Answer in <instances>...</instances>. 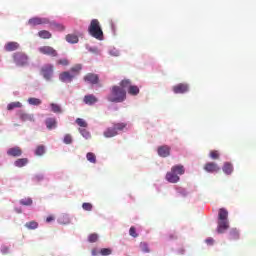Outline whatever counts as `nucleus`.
Listing matches in <instances>:
<instances>
[{"label": "nucleus", "mask_w": 256, "mask_h": 256, "mask_svg": "<svg viewBox=\"0 0 256 256\" xmlns=\"http://www.w3.org/2000/svg\"><path fill=\"white\" fill-rule=\"evenodd\" d=\"M127 99V91L125 88L114 85L110 89V94L107 96V101L110 103H123Z\"/></svg>", "instance_id": "nucleus-1"}, {"label": "nucleus", "mask_w": 256, "mask_h": 256, "mask_svg": "<svg viewBox=\"0 0 256 256\" xmlns=\"http://www.w3.org/2000/svg\"><path fill=\"white\" fill-rule=\"evenodd\" d=\"M179 175H185V166L178 164L172 166L171 170L166 173L165 179L168 183H179Z\"/></svg>", "instance_id": "nucleus-2"}, {"label": "nucleus", "mask_w": 256, "mask_h": 256, "mask_svg": "<svg viewBox=\"0 0 256 256\" xmlns=\"http://www.w3.org/2000/svg\"><path fill=\"white\" fill-rule=\"evenodd\" d=\"M82 69L83 66L81 64L74 65L70 68V71H64L59 74V81L62 83H71L73 79H75V77L81 73Z\"/></svg>", "instance_id": "nucleus-3"}, {"label": "nucleus", "mask_w": 256, "mask_h": 256, "mask_svg": "<svg viewBox=\"0 0 256 256\" xmlns=\"http://www.w3.org/2000/svg\"><path fill=\"white\" fill-rule=\"evenodd\" d=\"M88 33L89 35H91V37H94V39H97L98 41H103V29H101V23H99V20H91L88 27Z\"/></svg>", "instance_id": "nucleus-4"}, {"label": "nucleus", "mask_w": 256, "mask_h": 256, "mask_svg": "<svg viewBox=\"0 0 256 256\" xmlns=\"http://www.w3.org/2000/svg\"><path fill=\"white\" fill-rule=\"evenodd\" d=\"M120 87H122L124 90L127 89L128 94L132 95L133 97L137 96L139 93V87L132 85L131 80L129 79H124L119 83Z\"/></svg>", "instance_id": "nucleus-5"}, {"label": "nucleus", "mask_w": 256, "mask_h": 256, "mask_svg": "<svg viewBox=\"0 0 256 256\" xmlns=\"http://www.w3.org/2000/svg\"><path fill=\"white\" fill-rule=\"evenodd\" d=\"M54 69L55 67L53 66V64H45L44 66H42L40 73L46 81H51V79H53Z\"/></svg>", "instance_id": "nucleus-6"}, {"label": "nucleus", "mask_w": 256, "mask_h": 256, "mask_svg": "<svg viewBox=\"0 0 256 256\" xmlns=\"http://www.w3.org/2000/svg\"><path fill=\"white\" fill-rule=\"evenodd\" d=\"M38 51L41 53V55H47L48 57H59V53L51 46H41L38 48Z\"/></svg>", "instance_id": "nucleus-7"}, {"label": "nucleus", "mask_w": 256, "mask_h": 256, "mask_svg": "<svg viewBox=\"0 0 256 256\" xmlns=\"http://www.w3.org/2000/svg\"><path fill=\"white\" fill-rule=\"evenodd\" d=\"M14 61H15L16 65L23 67V66L27 65L29 58L24 53L17 52L14 54Z\"/></svg>", "instance_id": "nucleus-8"}, {"label": "nucleus", "mask_w": 256, "mask_h": 256, "mask_svg": "<svg viewBox=\"0 0 256 256\" xmlns=\"http://www.w3.org/2000/svg\"><path fill=\"white\" fill-rule=\"evenodd\" d=\"M28 25L36 27V25H49V18L33 17L28 20Z\"/></svg>", "instance_id": "nucleus-9"}, {"label": "nucleus", "mask_w": 256, "mask_h": 256, "mask_svg": "<svg viewBox=\"0 0 256 256\" xmlns=\"http://www.w3.org/2000/svg\"><path fill=\"white\" fill-rule=\"evenodd\" d=\"M172 91L176 95L187 93L189 91V84H187V83H179V84L173 86Z\"/></svg>", "instance_id": "nucleus-10"}, {"label": "nucleus", "mask_w": 256, "mask_h": 256, "mask_svg": "<svg viewBox=\"0 0 256 256\" xmlns=\"http://www.w3.org/2000/svg\"><path fill=\"white\" fill-rule=\"evenodd\" d=\"M83 79L85 83H89L90 85H97L99 83V75L95 73H87Z\"/></svg>", "instance_id": "nucleus-11"}, {"label": "nucleus", "mask_w": 256, "mask_h": 256, "mask_svg": "<svg viewBox=\"0 0 256 256\" xmlns=\"http://www.w3.org/2000/svg\"><path fill=\"white\" fill-rule=\"evenodd\" d=\"M204 171H206L207 173H219V171H221V168L215 162H208L204 165Z\"/></svg>", "instance_id": "nucleus-12"}, {"label": "nucleus", "mask_w": 256, "mask_h": 256, "mask_svg": "<svg viewBox=\"0 0 256 256\" xmlns=\"http://www.w3.org/2000/svg\"><path fill=\"white\" fill-rule=\"evenodd\" d=\"M7 155L9 157H21V155H23V150L21 147L15 146L7 150Z\"/></svg>", "instance_id": "nucleus-13"}, {"label": "nucleus", "mask_w": 256, "mask_h": 256, "mask_svg": "<svg viewBox=\"0 0 256 256\" xmlns=\"http://www.w3.org/2000/svg\"><path fill=\"white\" fill-rule=\"evenodd\" d=\"M158 155L159 157H169L171 155V147L164 145L158 147Z\"/></svg>", "instance_id": "nucleus-14"}, {"label": "nucleus", "mask_w": 256, "mask_h": 256, "mask_svg": "<svg viewBox=\"0 0 256 256\" xmlns=\"http://www.w3.org/2000/svg\"><path fill=\"white\" fill-rule=\"evenodd\" d=\"M18 117L19 119H21V121H30V122L35 121V116L33 114H27L22 110L18 112Z\"/></svg>", "instance_id": "nucleus-15"}, {"label": "nucleus", "mask_w": 256, "mask_h": 256, "mask_svg": "<svg viewBox=\"0 0 256 256\" xmlns=\"http://www.w3.org/2000/svg\"><path fill=\"white\" fill-rule=\"evenodd\" d=\"M97 101H99V99L96 98V96L93 94L85 95L83 98V102L85 103V105H95Z\"/></svg>", "instance_id": "nucleus-16"}, {"label": "nucleus", "mask_w": 256, "mask_h": 256, "mask_svg": "<svg viewBox=\"0 0 256 256\" xmlns=\"http://www.w3.org/2000/svg\"><path fill=\"white\" fill-rule=\"evenodd\" d=\"M229 229V220H219L217 231L218 233H224Z\"/></svg>", "instance_id": "nucleus-17"}, {"label": "nucleus", "mask_w": 256, "mask_h": 256, "mask_svg": "<svg viewBox=\"0 0 256 256\" xmlns=\"http://www.w3.org/2000/svg\"><path fill=\"white\" fill-rule=\"evenodd\" d=\"M103 135L106 138L117 137V135H119V132H117L114 127H109L104 131Z\"/></svg>", "instance_id": "nucleus-18"}, {"label": "nucleus", "mask_w": 256, "mask_h": 256, "mask_svg": "<svg viewBox=\"0 0 256 256\" xmlns=\"http://www.w3.org/2000/svg\"><path fill=\"white\" fill-rule=\"evenodd\" d=\"M229 212L225 208H220L218 213L219 221H229Z\"/></svg>", "instance_id": "nucleus-19"}, {"label": "nucleus", "mask_w": 256, "mask_h": 256, "mask_svg": "<svg viewBox=\"0 0 256 256\" xmlns=\"http://www.w3.org/2000/svg\"><path fill=\"white\" fill-rule=\"evenodd\" d=\"M4 49L7 52L17 51V49H19V43H17V42H8L4 46Z\"/></svg>", "instance_id": "nucleus-20"}, {"label": "nucleus", "mask_w": 256, "mask_h": 256, "mask_svg": "<svg viewBox=\"0 0 256 256\" xmlns=\"http://www.w3.org/2000/svg\"><path fill=\"white\" fill-rule=\"evenodd\" d=\"M48 25H50V27L52 29H54L55 31H65V26L63 24H59L55 21H50L49 20Z\"/></svg>", "instance_id": "nucleus-21"}, {"label": "nucleus", "mask_w": 256, "mask_h": 256, "mask_svg": "<svg viewBox=\"0 0 256 256\" xmlns=\"http://www.w3.org/2000/svg\"><path fill=\"white\" fill-rule=\"evenodd\" d=\"M222 171L225 173V175H231V173H233V164L230 162H225L222 167Z\"/></svg>", "instance_id": "nucleus-22"}, {"label": "nucleus", "mask_w": 256, "mask_h": 256, "mask_svg": "<svg viewBox=\"0 0 256 256\" xmlns=\"http://www.w3.org/2000/svg\"><path fill=\"white\" fill-rule=\"evenodd\" d=\"M38 37H40V39H51L53 34L47 30H41L38 32Z\"/></svg>", "instance_id": "nucleus-23"}, {"label": "nucleus", "mask_w": 256, "mask_h": 256, "mask_svg": "<svg viewBox=\"0 0 256 256\" xmlns=\"http://www.w3.org/2000/svg\"><path fill=\"white\" fill-rule=\"evenodd\" d=\"M21 107H23L21 102H11L7 105L8 111H13V109H21Z\"/></svg>", "instance_id": "nucleus-24"}, {"label": "nucleus", "mask_w": 256, "mask_h": 256, "mask_svg": "<svg viewBox=\"0 0 256 256\" xmlns=\"http://www.w3.org/2000/svg\"><path fill=\"white\" fill-rule=\"evenodd\" d=\"M46 127L47 129H54L57 127V120H55V118H48L46 120Z\"/></svg>", "instance_id": "nucleus-25"}, {"label": "nucleus", "mask_w": 256, "mask_h": 256, "mask_svg": "<svg viewBox=\"0 0 256 256\" xmlns=\"http://www.w3.org/2000/svg\"><path fill=\"white\" fill-rule=\"evenodd\" d=\"M27 163H29V159L20 158L14 162V165H15V167H25V165H27Z\"/></svg>", "instance_id": "nucleus-26"}, {"label": "nucleus", "mask_w": 256, "mask_h": 256, "mask_svg": "<svg viewBox=\"0 0 256 256\" xmlns=\"http://www.w3.org/2000/svg\"><path fill=\"white\" fill-rule=\"evenodd\" d=\"M67 43H79V37L75 34H68L66 35Z\"/></svg>", "instance_id": "nucleus-27"}, {"label": "nucleus", "mask_w": 256, "mask_h": 256, "mask_svg": "<svg viewBox=\"0 0 256 256\" xmlns=\"http://www.w3.org/2000/svg\"><path fill=\"white\" fill-rule=\"evenodd\" d=\"M87 161L90 163H97V156L93 152H88L86 154Z\"/></svg>", "instance_id": "nucleus-28"}, {"label": "nucleus", "mask_w": 256, "mask_h": 256, "mask_svg": "<svg viewBox=\"0 0 256 256\" xmlns=\"http://www.w3.org/2000/svg\"><path fill=\"white\" fill-rule=\"evenodd\" d=\"M25 227L29 230H34L39 227V223H37L36 221H30L25 224Z\"/></svg>", "instance_id": "nucleus-29"}, {"label": "nucleus", "mask_w": 256, "mask_h": 256, "mask_svg": "<svg viewBox=\"0 0 256 256\" xmlns=\"http://www.w3.org/2000/svg\"><path fill=\"white\" fill-rule=\"evenodd\" d=\"M78 131L82 135V137H84L85 139L91 138V133H89V131L87 129L79 128Z\"/></svg>", "instance_id": "nucleus-30"}, {"label": "nucleus", "mask_w": 256, "mask_h": 256, "mask_svg": "<svg viewBox=\"0 0 256 256\" xmlns=\"http://www.w3.org/2000/svg\"><path fill=\"white\" fill-rule=\"evenodd\" d=\"M113 127H114L115 131H117V133H119V131H123V129H125V127H127V124L115 123V124H113Z\"/></svg>", "instance_id": "nucleus-31"}, {"label": "nucleus", "mask_w": 256, "mask_h": 256, "mask_svg": "<svg viewBox=\"0 0 256 256\" xmlns=\"http://www.w3.org/2000/svg\"><path fill=\"white\" fill-rule=\"evenodd\" d=\"M35 155H37L38 157H41V155H45V147L43 145L37 146L35 150Z\"/></svg>", "instance_id": "nucleus-32"}, {"label": "nucleus", "mask_w": 256, "mask_h": 256, "mask_svg": "<svg viewBox=\"0 0 256 256\" xmlns=\"http://www.w3.org/2000/svg\"><path fill=\"white\" fill-rule=\"evenodd\" d=\"M20 205L29 207V206L33 205V200L31 198H23L20 200Z\"/></svg>", "instance_id": "nucleus-33"}, {"label": "nucleus", "mask_w": 256, "mask_h": 256, "mask_svg": "<svg viewBox=\"0 0 256 256\" xmlns=\"http://www.w3.org/2000/svg\"><path fill=\"white\" fill-rule=\"evenodd\" d=\"M229 235H230V239L232 240L239 239V231L235 228L230 230Z\"/></svg>", "instance_id": "nucleus-34"}, {"label": "nucleus", "mask_w": 256, "mask_h": 256, "mask_svg": "<svg viewBox=\"0 0 256 256\" xmlns=\"http://www.w3.org/2000/svg\"><path fill=\"white\" fill-rule=\"evenodd\" d=\"M50 107L53 113H62L61 106H59V104L51 103Z\"/></svg>", "instance_id": "nucleus-35"}, {"label": "nucleus", "mask_w": 256, "mask_h": 256, "mask_svg": "<svg viewBox=\"0 0 256 256\" xmlns=\"http://www.w3.org/2000/svg\"><path fill=\"white\" fill-rule=\"evenodd\" d=\"M98 240H99V235H97L96 233L90 234L88 236L89 243H97Z\"/></svg>", "instance_id": "nucleus-36"}, {"label": "nucleus", "mask_w": 256, "mask_h": 256, "mask_svg": "<svg viewBox=\"0 0 256 256\" xmlns=\"http://www.w3.org/2000/svg\"><path fill=\"white\" fill-rule=\"evenodd\" d=\"M29 105H41L42 101L39 98H29L28 99Z\"/></svg>", "instance_id": "nucleus-37"}, {"label": "nucleus", "mask_w": 256, "mask_h": 256, "mask_svg": "<svg viewBox=\"0 0 256 256\" xmlns=\"http://www.w3.org/2000/svg\"><path fill=\"white\" fill-rule=\"evenodd\" d=\"M76 123L79 127H83L84 129L88 127L87 122L83 118H77Z\"/></svg>", "instance_id": "nucleus-38"}, {"label": "nucleus", "mask_w": 256, "mask_h": 256, "mask_svg": "<svg viewBox=\"0 0 256 256\" xmlns=\"http://www.w3.org/2000/svg\"><path fill=\"white\" fill-rule=\"evenodd\" d=\"M63 142H64L66 145H71V144L73 143V137L71 136V134H66V135L64 136Z\"/></svg>", "instance_id": "nucleus-39"}, {"label": "nucleus", "mask_w": 256, "mask_h": 256, "mask_svg": "<svg viewBox=\"0 0 256 256\" xmlns=\"http://www.w3.org/2000/svg\"><path fill=\"white\" fill-rule=\"evenodd\" d=\"M140 249L143 253H150L151 250H149V245L145 242L140 243Z\"/></svg>", "instance_id": "nucleus-40"}, {"label": "nucleus", "mask_w": 256, "mask_h": 256, "mask_svg": "<svg viewBox=\"0 0 256 256\" xmlns=\"http://www.w3.org/2000/svg\"><path fill=\"white\" fill-rule=\"evenodd\" d=\"M111 253H113V250H111V248H102L100 250V255H103V256L111 255Z\"/></svg>", "instance_id": "nucleus-41"}, {"label": "nucleus", "mask_w": 256, "mask_h": 256, "mask_svg": "<svg viewBox=\"0 0 256 256\" xmlns=\"http://www.w3.org/2000/svg\"><path fill=\"white\" fill-rule=\"evenodd\" d=\"M82 209L84 211H91L93 209V204H91L89 202H85L82 204Z\"/></svg>", "instance_id": "nucleus-42"}, {"label": "nucleus", "mask_w": 256, "mask_h": 256, "mask_svg": "<svg viewBox=\"0 0 256 256\" xmlns=\"http://www.w3.org/2000/svg\"><path fill=\"white\" fill-rule=\"evenodd\" d=\"M129 235L131 237H134V238H137L139 237V234H137V229H135L134 226H131L130 229H129Z\"/></svg>", "instance_id": "nucleus-43"}, {"label": "nucleus", "mask_w": 256, "mask_h": 256, "mask_svg": "<svg viewBox=\"0 0 256 256\" xmlns=\"http://www.w3.org/2000/svg\"><path fill=\"white\" fill-rule=\"evenodd\" d=\"M57 65H63L64 67H67L69 65V60L67 58H62L57 61Z\"/></svg>", "instance_id": "nucleus-44"}, {"label": "nucleus", "mask_w": 256, "mask_h": 256, "mask_svg": "<svg viewBox=\"0 0 256 256\" xmlns=\"http://www.w3.org/2000/svg\"><path fill=\"white\" fill-rule=\"evenodd\" d=\"M209 155H210L211 159H219V157H220L219 151H217V150L210 151Z\"/></svg>", "instance_id": "nucleus-45"}, {"label": "nucleus", "mask_w": 256, "mask_h": 256, "mask_svg": "<svg viewBox=\"0 0 256 256\" xmlns=\"http://www.w3.org/2000/svg\"><path fill=\"white\" fill-rule=\"evenodd\" d=\"M205 243H207V245H213V243H215V240H213V238H207L205 240Z\"/></svg>", "instance_id": "nucleus-46"}, {"label": "nucleus", "mask_w": 256, "mask_h": 256, "mask_svg": "<svg viewBox=\"0 0 256 256\" xmlns=\"http://www.w3.org/2000/svg\"><path fill=\"white\" fill-rule=\"evenodd\" d=\"M182 197H187V191L185 189H180L178 192Z\"/></svg>", "instance_id": "nucleus-47"}, {"label": "nucleus", "mask_w": 256, "mask_h": 256, "mask_svg": "<svg viewBox=\"0 0 256 256\" xmlns=\"http://www.w3.org/2000/svg\"><path fill=\"white\" fill-rule=\"evenodd\" d=\"M51 221H55V217H53V216H48V217L46 218V223H51Z\"/></svg>", "instance_id": "nucleus-48"}, {"label": "nucleus", "mask_w": 256, "mask_h": 256, "mask_svg": "<svg viewBox=\"0 0 256 256\" xmlns=\"http://www.w3.org/2000/svg\"><path fill=\"white\" fill-rule=\"evenodd\" d=\"M91 253L93 256L99 255V252L97 251V249H92Z\"/></svg>", "instance_id": "nucleus-49"}, {"label": "nucleus", "mask_w": 256, "mask_h": 256, "mask_svg": "<svg viewBox=\"0 0 256 256\" xmlns=\"http://www.w3.org/2000/svg\"><path fill=\"white\" fill-rule=\"evenodd\" d=\"M169 239H177V235H175V234H170V235H169Z\"/></svg>", "instance_id": "nucleus-50"}, {"label": "nucleus", "mask_w": 256, "mask_h": 256, "mask_svg": "<svg viewBox=\"0 0 256 256\" xmlns=\"http://www.w3.org/2000/svg\"><path fill=\"white\" fill-rule=\"evenodd\" d=\"M110 54L113 55L114 57H117L119 55V52H114L113 51H110Z\"/></svg>", "instance_id": "nucleus-51"}, {"label": "nucleus", "mask_w": 256, "mask_h": 256, "mask_svg": "<svg viewBox=\"0 0 256 256\" xmlns=\"http://www.w3.org/2000/svg\"><path fill=\"white\" fill-rule=\"evenodd\" d=\"M16 211H17L18 213H21V209H17V208H16Z\"/></svg>", "instance_id": "nucleus-52"}]
</instances>
